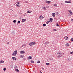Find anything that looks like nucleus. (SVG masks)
I'll return each mask as SVG.
<instances>
[{"instance_id": "f257e3e1", "label": "nucleus", "mask_w": 73, "mask_h": 73, "mask_svg": "<svg viewBox=\"0 0 73 73\" xmlns=\"http://www.w3.org/2000/svg\"><path fill=\"white\" fill-rule=\"evenodd\" d=\"M17 50L14 51L12 54V56H15L17 54Z\"/></svg>"}, {"instance_id": "f03ea898", "label": "nucleus", "mask_w": 73, "mask_h": 73, "mask_svg": "<svg viewBox=\"0 0 73 73\" xmlns=\"http://www.w3.org/2000/svg\"><path fill=\"white\" fill-rule=\"evenodd\" d=\"M57 54H58V56H57V57H59L60 58V57H61V52H58V53H57Z\"/></svg>"}, {"instance_id": "7ed1b4c3", "label": "nucleus", "mask_w": 73, "mask_h": 73, "mask_svg": "<svg viewBox=\"0 0 73 73\" xmlns=\"http://www.w3.org/2000/svg\"><path fill=\"white\" fill-rule=\"evenodd\" d=\"M21 54H24L25 53V52L24 51H21L20 52Z\"/></svg>"}, {"instance_id": "20e7f679", "label": "nucleus", "mask_w": 73, "mask_h": 73, "mask_svg": "<svg viewBox=\"0 0 73 73\" xmlns=\"http://www.w3.org/2000/svg\"><path fill=\"white\" fill-rule=\"evenodd\" d=\"M46 3H47V4H50L51 2H50V1H46Z\"/></svg>"}, {"instance_id": "39448f33", "label": "nucleus", "mask_w": 73, "mask_h": 73, "mask_svg": "<svg viewBox=\"0 0 73 73\" xmlns=\"http://www.w3.org/2000/svg\"><path fill=\"white\" fill-rule=\"evenodd\" d=\"M65 3H70L71 2L70 1H66Z\"/></svg>"}, {"instance_id": "423d86ee", "label": "nucleus", "mask_w": 73, "mask_h": 73, "mask_svg": "<svg viewBox=\"0 0 73 73\" xmlns=\"http://www.w3.org/2000/svg\"><path fill=\"white\" fill-rule=\"evenodd\" d=\"M39 18H40V19L42 20V19H44V17H42V16H41Z\"/></svg>"}, {"instance_id": "0eeeda50", "label": "nucleus", "mask_w": 73, "mask_h": 73, "mask_svg": "<svg viewBox=\"0 0 73 73\" xmlns=\"http://www.w3.org/2000/svg\"><path fill=\"white\" fill-rule=\"evenodd\" d=\"M64 38L65 40H68V39L69 38H68V37H67V36H66L64 37Z\"/></svg>"}, {"instance_id": "6e6552de", "label": "nucleus", "mask_w": 73, "mask_h": 73, "mask_svg": "<svg viewBox=\"0 0 73 73\" xmlns=\"http://www.w3.org/2000/svg\"><path fill=\"white\" fill-rule=\"evenodd\" d=\"M68 11L69 12V13H70V14H72V12L71 11V10H68Z\"/></svg>"}, {"instance_id": "1a4fd4ad", "label": "nucleus", "mask_w": 73, "mask_h": 73, "mask_svg": "<svg viewBox=\"0 0 73 73\" xmlns=\"http://www.w3.org/2000/svg\"><path fill=\"white\" fill-rule=\"evenodd\" d=\"M52 15L53 17H55V15H56V14L54 13H52Z\"/></svg>"}, {"instance_id": "9d476101", "label": "nucleus", "mask_w": 73, "mask_h": 73, "mask_svg": "<svg viewBox=\"0 0 73 73\" xmlns=\"http://www.w3.org/2000/svg\"><path fill=\"white\" fill-rule=\"evenodd\" d=\"M26 20H26L25 19H23L22 20V22H25V21H26Z\"/></svg>"}, {"instance_id": "9b49d317", "label": "nucleus", "mask_w": 73, "mask_h": 73, "mask_svg": "<svg viewBox=\"0 0 73 73\" xmlns=\"http://www.w3.org/2000/svg\"><path fill=\"white\" fill-rule=\"evenodd\" d=\"M24 56L23 55H21L20 57V58H24Z\"/></svg>"}, {"instance_id": "f8f14e48", "label": "nucleus", "mask_w": 73, "mask_h": 73, "mask_svg": "<svg viewBox=\"0 0 73 73\" xmlns=\"http://www.w3.org/2000/svg\"><path fill=\"white\" fill-rule=\"evenodd\" d=\"M46 45H48L49 44V42H48L47 41L46 42H45V43Z\"/></svg>"}, {"instance_id": "ddd939ff", "label": "nucleus", "mask_w": 73, "mask_h": 73, "mask_svg": "<svg viewBox=\"0 0 73 73\" xmlns=\"http://www.w3.org/2000/svg\"><path fill=\"white\" fill-rule=\"evenodd\" d=\"M4 61L3 60L0 61V64H1V63H4Z\"/></svg>"}, {"instance_id": "4468645a", "label": "nucleus", "mask_w": 73, "mask_h": 73, "mask_svg": "<svg viewBox=\"0 0 73 73\" xmlns=\"http://www.w3.org/2000/svg\"><path fill=\"white\" fill-rule=\"evenodd\" d=\"M32 12V11H27V13H31Z\"/></svg>"}, {"instance_id": "2eb2a0df", "label": "nucleus", "mask_w": 73, "mask_h": 73, "mask_svg": "<svg viewBox=\"0 0 73 73\" xmlns=\"http://www.w3.org/2000/svg\"><path fill=\"white\" fill-rule=\"evenodd\" d=\"M29 45H30V46H32V45H33V44L32 43V42H31L30 43Z\"/></svg>"}, {"instance_id": "dca6fc26", "label": "nucleus", "mask_w": 73, "mask_h": 73, "mask_svg": "<svg viewBox=\"0 0 73 73\" xmlns=\"http://www.w3.org/2000/svg\"><path fill=\"white\" fill-rule=\"evenodd\" d=\"M66 46H69V44L67 43L66 44Z\"/></svg>"}, {"instance_id": "f3484780", "label": "nucleus", "mask_w": 73, "mask_h": 73, "mask_svg": "<svg viewBox=\"0 0 73 73\" xmlns=\"http://www.w3.org/2000/svg\"><path fill=\"white\" fill-rule=\"evenodd\" d=\"M50 21H51V22H52L53 21V19L52 18H50Z\"/></svg>"}, {"instance_id": "a211bd4d", "label": "nucleus", "mask_w": 73, "mask_h": 73, "mask_svg": "<svg viewBox=\"0 0 73 73\" xmlns=\"http://www.w3.org/2000/svg\"><path fill=\"white\" fill-rule=\"evenodd\" d=\"M16 5L18 7H20V5H19V4H17Z\"/></svg>"}, {"instance_id": "6ab92c4d", "label": "nucleus", "mask_w": 73, "mask_h": 73, "mask_svg": "<svg viewBox=\"0 0 73 73\" xmlns=\"http://www.w3.org/2000/svg\"><path fill=\"white\" fill-rule=\"evenodd\" d=\"M42 9H44V10H45L46 9V7H43Z\"/></svg>"}, {"instance_id": "aec40b11", "label": "nucleus", "mask_w": 73, "mask_h": 73, "mask_svg": "<svg viewBox=\"0 0 73 73\" xmlns=\"http://www.w3.org/2000/svg\"><path fill=\"white\" fill-rule=\"evenodd\" d=\"M13 60H16V58L15 57H12Z\"/></svg>"}, {"instance_id": "412c9836", "label": "nucleus", "mask_w": 73, "mask_h": 73, "mask_svg": "<svg viewBox=\"0 0 73 73\" xmlns=\"http://www.w3.org/2000/svg\"><path fill=\"white\" fill-rule=\"evenodd\" d=\"M15 71H17V72H19V70L18 69H16L15 70Z\"/></svg>"}, {"instance_id": "4be33fe9", "label": "nucleus", "mask_w": 73, "mask_h": 73, "mask_svg": "<svg viewBox=\"0 0 73 73\" xmlns=\"http://www.w3.org/2000/svg\"><path fill=\"white\" fill-rule=\"evenodd\" d=\"M12 35H15V32H13V31L12 32Z\"/></svg>"}, {"instance_id": "5701e85b", "label": "nucleus", "mask_w": 73, "mask_h": 73, "mask_svg": "<svg viewBox=\"0 0 73 73\" xmlns=\"http://www.w3.org/2000/svg\"><path fill=\"white\" fill-rule=\"evenodd\" d=\"M28 58L29 59H32V56H29Z\"/></svg>"}, {"instance_id": "b1692460", "label": "nucleus", "mask_w": 73, "mask_h": 73, "mask_svg": "<svg viewBox=\"0 0 73 73\" xmlns=\"http://www.w3.org/2000/svg\"><path fill=\"white\" fill-rule=\"evenodd\" d=\"M11 68H13V65L12 64L11 65Z\"/></svg>"}, {"instance_id": "393cba45", "label": "nucleus", "mask_w": 73, "mask_h": 73, "mask_svg": "<svg viewBox=\"0 0 73 73\" xmlns=\"http://www.w3.org/2000/svg\"><path fill=\"white\" fill-rule=\"evenodd\" d=\"M33 43V45H35L36 43L35 42H32Z\"/></svg>"}, {"instance_id": "a878e982", "label": "nucleus", "mask_w": 73, "mask_h": 73, "mask_svg": "<svg viewBox=\"0 0 73 73\" xmlns=\"http://www.w3.org/2000/svg\"><path fill=\"white\" fill-rule=\"evenodd\" d=\"M46 64L47 65H50V64L49 63H46Z\"/></svg>"}, {"instance_id": "bb28decb", "label": "nucleus", "mask_w": 73, "mask_h": 73, "mask_svg": "<svg viewBox=\"0 0 73 73\" xmlns=\"http://www.w3.org/2000/svg\"><path fill=\"white\" fill-rule=\"evenodd\" d=\"M14 68H15V69H17V66H14Z\"/></svg>"}, {"instance_id": "cd10ccee", "label": "nucleus", "mask_w": 73, "mask_h": 73, "mask_svg": "<svg viewBox=\"0 0 73 73\" xmlns=\"http://www.w3.org/2000/svg\"><path fill=\"white\" fill-rule=\"evenodd\" d=\"M13 23H16V20H14L13 21Z\"/></svg>"}, {"instance_id": "c85d7f7f", "label": "nucleus", "mask_w": 73, "mask_h": 73, "mask_svg": "<svg viewBox=\"0 0 73 73\" xmlns=\"http://www.w3.org/2000/svg\"><path fill=\"white\" fill-rule=\"evenodd\" d=\"M31 63H34V61L33 60H31Z\"/></svg>"}, {"instance_id": "c756f323", "label": "nucleus", "mask_w": 73, "mask_h": 73, "mask_svg": "<svg viewBox=\"0 0 73 73\" xmlns=\"http://www.w3.org/2000/svg\"><path fill=\"white\" fill-rule=\"evenodd\" d=\"M54 7H57V4H54Z\"/></svg>"}, {"instance_id": "7c9ffc66", "label": "nucleus", "mask_w": 73, "mask_h": 73, "mask_svg": "<svg viewBox=\"0 0 73 73\" xmlns=\"http://www.w3.org/2000/svg\"><path fill=\"white\" fill-rule=\"evenodd\" d=\"M56 26H57V27H60L59 25L58 24H57L56 25Z\"/></svg>"}, {"instance_id": "2f4dec72", "label": "nucleus", "mask_w": 73, "mask_h": 73, "mask_svg": "<svg viewBox=\"0 0 73 73\" xmlns=\"http://www.w3.org/2000/svg\"><path fill=\"white\" fill-rule=\"evenodd\" d=\"M7 70V69H6V68H3V70L5 71V70Z\"/></svg>"}, {"instance_id": "473e14b6", "label": "nucleus", "mask_w": 73, "mask_h": 73, "mask_svg": "<svg viewBox=\"0 0 73 73\" xmlns=\"http://www.w3.org/2000/svg\"><path fill=\"white\" fill-rule=\"evenodd\" d=\"M40 63V60H38L37 62V63H38L39 64Z\"/></svg>"}, {"instance_id": "72a5a7b5", "label": "nucleus", "mask_w": 73, "mask_h": 73, "mask_svg": "<svg viewBox=\"0 0 73 73\" xmlns=\"http://www.w3.org/2000/svg\"><path fill=\"white\" fill-rule=\"evenodd\" d=\"M53 31H57V30H56V29H53Z\"/></svg>"}, {"instance_id": "f704fd0d", "label": "nucleus", "mask_w": 73, "mask_h": 73, "mask_svg": "<svg viewBox=\"0 0 73 73\" xmlns=\"http://www.w3.org/2000/svg\"><path fill=\"white\" fill-rule=\"evenodd\" d=\"M22 46L23 48H24V47H25V45H23Z\"/></svg>"}, {"instance_id": "c9c22d12", "label": "nucleus", "mask_w": 73, "mask_h": 73, "mask_svg": "<svg viewBox=\"0 0 73 73\" xmlns=\"http://www.w3.org/2000/svg\"><path fill=\"white\" fill-rule=\"evenodd\" d=\"M43 25L44 26V27H45V26H46V24H43Z\"/></svg>"}, {"instance_id": "e433bc0d", "label": "nucleus", "mask_w": 73, "mask_h": 73, "mask_svg": "<svg viewBox=\"0 0 73 73\" xmlns=\"http://www.w3.org/2000/svg\"><path fill=\"white\" fill-rule=\"evenodd\" d=\"M71 41H73V38H72L71 39Z\"/></svg>"}, {"instance_id": "4c0bfd02", "label": "nucleus", "mask_w": 73, "mask_h": 73, "mask_svg": "<svg viewBox=\"0 0 73 73\" xmlns=\"http://www.w3.org/2000/svg\"><path fill=\"white\" fill-rule=\"evenodd\" d=\"M46 23L47 24H49V21H48L47 22H46Z\"/></svg>"}, {"instance_id": "58836bf2", "label": "nucleus", "mask_w": 73, "mask_h": 73, "mask_svg": "<svg viewBox=\"0 0 73 73\" xmlns=\"http://www.w3.org/2000/svg\"><path fill=\"white\" fill-rule=\"evenodd\" d=\"M17 23H19V24H20V21H18Z\"/></svg>"}, {"instance_id": "ea45409f", "label": "nucleus", "mask_w": 73, "mask_h": 73, "mask_svg": "<svg viewBox=\"0 0 73 73\" xmlns=\"http://www.w3.org/2000/svg\"><path fill=\"white\" fill-rule=\"evenodd\" d=\"M9 44V42H7V45H8V44Z\"/></svg>"}, {"instance_id": "a19ab883", "label": "nucleus", "mask_w": 73, "mask_h": 73, "mask_svg": "<svg viewBox=\"0 0 73 73\" xmlns=\"http://www.w3.org/2000/svg\"><path fill=\"white\" fill-rule=\"evenodd\" d=\"M70 54H73V51H72V52H70Z\"/></svg>"}, {"instance_id": "79ce46f5", "label": "nucleus", "mask_w": 73, "mask_h": 73, "mask_svg": "<svg viewBox=\"0 0 73 73\" xmlns=\"http://www.w3.org/2000/svg\"><path fill=\"white\" fill-rule=\"evenodd\" d=\"M17 4H19L20 5V2H17Z\"/></svg>"}, {"instance_id": "37998d69", "label": "nucleus", "mask_w": 73, "mask_h": 73, "mask_svg": "<svg viewBox=\"0 0 73 73\" xmlns=\"http://www.w3.org/2000/svg\"><path fill=\"white\" fill-rule=\"evenodd\" d=\"M71 21H73V19H71Z\"/></svg>"}, {"instance_id": "c03bdc74", "label": "nucleus", "mask_w": 73, "mask_h": 73, "mask_svg": "<svg viewBox=\"0 0 73 73\" xmlns=\"http://www.w3.org/2000/svg\"><path fill=\"white\" fill-rule=\"evenodd\" d=\"M70 60V61L71 60H70V58H69L68 59V60Z\"/></svg>"}, {"instance_id": "a18cd8bd", "label": "nucleus", "mask_w": 73, "mask_h": 73, "mask_svg": "<svg viewBox=\"0 0 73 73\" xmlns=\"http://www.w3.org/2000/svg\"><path fill=\"white\" fill-rule=\"evenodd\" d=\"M40 73H42V72H41V70H40Z\"/></svg>"}, {"instance_id": "49530a36", "label": "nucleus", "mask_w": 73, "mask_h": 73, "mask_svg": "<svg viewBox=\"0 0 73 73\" xmlns=\"http://www.w3.org/2000/svg\"><path fill=\"white\" fill-rule=\"evenodd\" d=\"M24 16H27V15H26V14H25Z\"/></svg>"}, {"instance_id": "de8ad7c7", "label": "nucleus", "mask_w": 73, "mask_h": 73, "mask_svg": "<svg viewBox=\"0 0 73 73\" xmlns=\"http://www.w3.org/2000/svg\"><path fill=\"white\" fill-rule=\"evenodd\" d=\"M42 69L44 70V68H42Z\"/></svg>"}, {"instance_id": "09e8293b", "label": "nucleus", "mask_w": 73, "mask_h": 73, "mask_svg": "<svg viewBox=\"0 0 73 73\" xmlns=\"http://www.w3.org/2000/svg\"><path fill=\"white\" fill-rule=\"evenodd\" d=\"M56 12V14L57 15V14L58 13V12Z\"/></svg>"}, {"instance_id": "8fccbe9b", "label": "nucleus", "mask_w": 73, "mask_h": 73, "mask_svg": "<svg viewBox=\"0 0 73 73\" xmlns=\"http://www.w3.org/2000/svg\"><path fill=\"white\" fill-rule=\"evenodd\" d=\"M25 58H24V59H25Z\"/></svg>"}, {"instance_id": "3c124183", "label": "nucleus", "mask_w": 73, "mask_h": 73, "mask_svg": "<svg viewBox=\"0 0 73 73\" xmlns=\"http://www.w3.org/2000/svg\"><path fill=\"white\" fill-rule=\"evenodd\" d=\"M25 58H24V59H25Z\"/></svg>"}, {"instance_id": "603ef678", "label": "nucleus", "mask_w": 73, "mask_h": 73, "mask_svg": "<svg viewBox=\"0 0 73 73\" xmlns=\"http://www.w3.org/2000/svg\"><path fill=\"white\" fill-rule=\"evenodd\" d=\"M25 58H24V59H25Z\"/></svg>"}, {"instance_id": "864d4df0", "label": "nucleus", "mask_w": 73, "mask_h": 73, "mask_svg": "<svg viewBox=\"0 0 73 73\" xmlns=\"http://www.w3.org/2000/svg\"><path fill=\"white\" fill-rule=\"evenodd\" d=\"M11 10H12V9H11Z\"/></svg>"}, {"instance_id": "5fc2aeb1", "label": "nucleus", "mask_w": 73, "mask_h": 73, "mask_svg": "<svg viewBox=\"0 0 73 73\" xmlns=\"http://www.w3.org/2000/svg\"><path fill=\"white\" fill-rule=\"evenodd\" d=\"M11 10H12V9H11Z\"/></svg>"}, {"instance_id": "6e6d98bb", "label": "nucleus", "mask_w": 73, "mask_h": 73, "mask_svg": "<svg viewBox=\"0 0 73 73\" xmlns=\"http://www.w3.org/2000/svg\"><path fill=\"white\" fill-rule=\"evenodd\" d=\"M11 10H12V9H11Z\"/></svg>"}]
</instances>
